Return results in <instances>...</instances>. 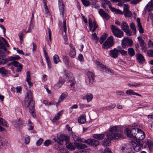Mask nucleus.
Instances as JSON below:
<instances>
[{
	"instance_id": "6ab92c4d",
	"label": "nucleus",
	"mask_w": 153,
	"mask_h": 153,
	"mask_svg": "<svg viewBox=\"0 0 153 153\" xmlns=\"http://www.w3.org/2000/svg\"><path fill=\"white\" fill-rule=\"evenodd\" d=\"M136 59L138 62L140 63L144 62L145 59L143 56L140 53H137L136 55Z\"/></svg>"
},
{
	"instance_id": "58836bf2",
	"label": "nucleus",
	"mask_w": 153,
	"mask_h": 153,
	"mask_svg": "<svg viewBox=\"0 0 153 153\" xmlns=\"http://www.w3.org/2000/svg\"><path fill=\"white\" fill-rule=\"evenodd\" d=\"M146 144V145H148L150 150L152 149L153 147V143L152 141L147 140L145 144Z\"/></svg>"
},
{
	"instance_id": "473e14b6",
	"label": "nucleus",
	"mask_w": 153,
	"mask_h": 153,
	"mask_svg": "<svg viewBox=\"0 0 153 153\" xmlns=\"http://www.w3.org/2000/svg\"><path fill=\"white\" fill-rule=\"evenodd\" d=\"M60 137L62 140V142L64 141H65L66 142H68L70 139V137L66 135L65 134L61 135Z\"/></svg>"
},
{
	"instance_id": "1a4fd4ad",
	"label": "nucleus",
	"mask_w": 153,
	"mask_h": 153,
	"mask_svg": "<svg viewBox=\"0 0 153 153\" xmlns=\"http://www.w3.org/2000/svg\"><path fill=\"white\" fill-rule=\"evenodd\" d=\"M121 43L122 47L123 48H126L128 46L131 47L133 45V41L128 38H125L122 40Z\"/></svg>"
},
{
	"instance_id": "f3484780",
	"label": "nucleus",
	"mask_w": 153,
	"mask_h": 153,
	"mask_svg": "<svg viewBox=\"0 0 153 153\" xmlns=\"http://www.w3.org/2000/svg\"><path fill=\"white\" fill-rule=\"evenodd\" d=\"M87 74L89 80V83L92 84L94 81V74L92 72L88 71Z\"/></svg>"
},
{
	"instance_id": "052dcab7",
	"label": "nucleus",
	"mask_w": 153,
	"mask_h": 153,
	"mask_svg": "<svg viewBox=\"0 0 153 153\" xmlns=\"http://www.w3.org/2000/svg\"><path fill=\"white\" fill-rule=\"evenodd\" d=\"M5 57L4 53L0 50V59Z\"/></svg>"
},
{
	"instance_id": "f257e3e1",
	"label": "nucleus",
	"mask_w": 153,
	"mask_h": 153,
	"mask_svg": "<svg viewBox=\"0 0 153 153\" xmlns=\"http://www.w3.org/2000/svg\"><path fill=\"white\" fill-rule=\"evenodd\" d=\"M117 131L116 126H114L109 128L108 131L107 133L106 137L102 142V144L103 146H108L111 140L113 139H117L123 137L122 134L116 133Z\"/></svg>"
},
{
	"instance_id": "4c0bfd02",
	"label": "nucleus",
	"mask_w": 153,
	"mask_h": 153,
	"mask_svg": "<svg viewBox=\"0 0 153 153\" xmlns=\"http://www.w3.org/2000/svg\"><path fill=\"white\" fill-rule=\"evenodd\" d=\"M53 59L54 62L55 64H57L60 61L59 56L57 54H55L53 56Z\"/></svg>"
},
{
	"instance_id": "39448f33",
	"label": "nucleus",
	"mask_w": 153,
	"mask_h": 153,
	"mask_svg": "<svg viewBox=\"0 0 153 153\" xmlns=\"http://www.w3.org/2000/svg\"><path fill=\"white\" fill-rule=\"evenodd\" d=\"M138 130L139 129L137 128H133L131 130L126 128L125 129V132L128 137L133 138L134 140L137 133L138 131Z\"/></svg>"
},
{
	"instance_id": "ea45409f",
	"label": "nucleus",
	"mask_w": 153,
	"mask_h": 153,
	"mask_svg": "<svg viewBox=\"0 0 153 153\" xmlns=\"http://www.w3.org/2000/svg\"><path fill=\"white\" fill-rule=\"evenodd\" d=\"M0 123L4 126L6 127H8L7 125V123L6 121L1 117H0Z\"/></svg>"
},
{
	"instance_id": "393cba45",
	"label": "nucleus",
	"mask_w": 153,
	"mask_h": 153,
	"mask_svg": "<svg viewBox=\"0 0 153 153\" xmlns=\"http://www.w3.org/2000/svg\"><path fill=\"white\" fill-rule=\"evenodd\" d=\"M63 60L67 67H69L71 65V63L69 61V59L68 57L66 56H63Z\"/></svg>"
},
{
	"instance_id": "6e6d98bb",
	"label": "nucleus",
	"mask_w": 153,
	"mask_h": 153,
	"mask_svg": "<svg viewBox=\"0 0 153 153\" xmlns=\"http://www.w3.org/2000/svg\"><path fill=\"white\" fill-rule=\"evenodd\" d=\"M76 55V52L75 50L71 51L70 53V56L71 57H74Z\"/></svg>"
},
{
	"instance_id": "ddd939ff",
	"label": "nucleus",
	"mask_w": 153,
	"mask_h": 153,
	"mask_svg": "<svg viewBox=\"0 0 153 153\" xmlns=\"http://www.w3.org/2000/svg\"><path fill=\"white\" fill-rule=\"evenodd\" d=\"M59 7L60 14L62 15V17L64 16V11L65 6L63 4L62 0H59Z\"/></svg>"
},
{
	"instance_id": "680f3d73",
	"label": "nucleus",
	"mask_w": 153,
	"mask_h": 153,
	"mask_svg": "<svg viewBox=\"0 0 153 153\" xmlns=\"http://www.w3.org/2000/svg\"><path fill=\"white\" fill-rule=\"evenodd\" d=\"M30 138L28 136L26 137L25 139V143L26 144H28L29 143Z\"/></svg>"
},
{
	"instance_id": "bb28decb",
	"label": "nucleus",
	"mask_w": 153,
	"mask_h": 153,
	"mask_svg": "<svg viewBox=\"0 0 153 153\" xmlns=\"http://www.w3.org/2000/svg\"><path fill=\"white\" fill-rule=\"evenodd\" d=\"M67 94L66 93H63L60 96L59 99L58 103H56V106H58L60 102L63 100H64L67 97Z\"/></svg>"
},
{
	"instance_id": "f704fd0d",
	"label": "nucleus",
	"mask_w": 153,
	"mask_h": 153,
	"mask_svg": "<svg viewBox=\"0 0 153 153\" xmlns=\"http://www.w3.org/2000/svg\"><path fill=\"white\" fill-rule=\"evenodd\" d=\"M27 107H28L29 111L31 114L32 115L33 117H35V115L34 113V105L33 104H32V105H29V106H27Z\"/></svg>"
},
{
	"instance_id": "774afa93",
	"label": "nucleus",
	"mask_w": 153,
	"mask_h": 153,
	"mask_svg": "<svg viewBox=\"0 0 153 153\" xmlns=\"http://www.w3.org/2000/svg\"><path fill=\"white\" fill-rule=\"evenodd\" d=\"M58 153H68L66 149H60Z\"/></svg>"
},
{
	"instance_id": "09e8293b",
	"label": "nucleus",
	"mask_w": 153,
	"mask_h": 153,
	"mask_svg": "<svg viewBox=\"0 0 153 153\" xmlns=\"http://www.w3.org/2000/svg\"><path fill=\"white\" fill-rule=\"evenodd\" d=\"M89 27L91 31L93 27L92 22L91 18H89L88 19Z\"/></svg>"
},
{
	"instance_id": "0e129e2a",
	"label": "nucleus",
	"mask_w": 153,
	"mask_h": 153,
	"mask_svg": "<svg viewBox=\"0 0 153 153\" xmlns=\"http://www.w3.org/2000/svg\"><path fill=\"white\" fill-rule=\"evenodd\" d=\"M33 45V49L32 51L33 52H34L36 51V49L37 47V45L34 42L32 43Z\"/></svg>"
},
{
	"instance_id": "c85d7f7f",
	"label": "nucleus",
	"mask_w": 153,
	"mask_h": 153,
	"mask_svg": "<svg viewBox=\"0 0 153 153\" xmlns=\"http://www.w3.org/2000/svg\"><path fill=\"white\" fill-rule=\"evenodd\" d=\"M62 112V111L59 112L53 119L52 120L53 122L55 123L56 120H58L60 116H61Z\"/></svg>"
},
{
	"instance_id": "7ed1b4c3",
	"label": "nucleus",
	"mask_w": 153,
	"mask_h": 153,
	"mask_svg": "<svg viewBox=\"0 0 153 153\" xmlns=\"http://www.w3.org/2000/svg\"><path fill=\"white\" fill-rule=\"evenodd\" d=\"M96 64L97 68L100 71L105 72L111 75L114 74V72L112 70L108 69L106 66L104 65L99 62L97 61L96 62Z\"/></svg>"
},
{
	"instance_id": "a18cd8bd",
	"label": "nucleus",
	"mask_w": 153,
	"mask_h": 153,
	"mask_svg": "<svg viewBox=\"0 0 153 153\" xmlns=\"http://www.w3.org/2000/svg\"><path fill=\"white\" fill-rule=\"evenodd\" d=\"M124 31L125 32L126 34L128 36H130L131 35L132 32L131 30H129V28L124 30Z\"/></svg>"
},
{
	"instance_id": "7c9ffc66",
	"label": "nucleus",
	"mask_w": 153,
	"mask_h": 153,
	"mask_svg": "<svg viewBox=\"0 0 153 153\" xmlns=\"http://www.w3.org/2000/svg\"><path fill=\"white\" fill-rule=\"evenodd\" d=\"M65 82V80L59 79V81L55 85V87L57 88H59L61 87L62 85L64 84Z\"/></svg>"
},
{
	"instance_id": "9d476101",
	"label": "nucleus",
	"mask_w": 153,
	"mask_h": 153,
	"mask_svg": "<svg viewBox=\"0 0 153 153\" xmlns=\"http://www.w3.org/2000/svg\"><path fill=\"white\" fill-rule=\"evenodd\" d=\"M123 14L125 17H129L131 16V12L129 10V6L127 4H125L123 8Z\"/></svg>"
},
{
	"instance_id": "4d7b16f0",
	"label": "nucleus",
	"mask_w": 153,
	"mask_h": 153,
	"mask_svg": "<svg viewBox=\"0 0 153 153\" xmlns=\"http://www.w3.org/2000/svg\"><path fill=\"white\" fill-rule=\"evenodd\" d=\"M134 149L135 151L138 152L140 151V148L138 145H137L134 147Z\"/></svg>"
},
{
	"instance_id": "4468645a",
	"label": "nucleus",
	"mask_w": 153,
	"mask_h": 153,
	"mask_svg": "<svg viewBox=\"0 0 153 153\" xmlns=\"http://www.w3.org/2000/svg\"><path fill=\"white\" fill-rule=\"evenodd\" d=\"M76 143L74 142V145L73 143L69 141L66 142L65 145L67 148L70 150H72L75 149L76 147L75 145Z\"/></svg>"
},
{
	"instance_id": "0eeeda50",
	"label": "nucleus",
	"mask_w": 153,
	"mask_h": 153,
	"mask_svg": "<svg viewBox=\"0 0 153 153\" xmlns=\"http://www.w3.org/2000/svg\"><path fill=\"white\" fill-rule=\"evenodd\" d=\"M113 45V36H111L107 39L106 41L102 44V47L104 49H108L111 47H112Z\"/></svg>"
},
{
	"instance_id": "3c124183",
	"label": "nucleus",
	"mask_w": 153,
	"mask_h": 153,
	"mask_svg": "<svg viewBox=\"0 0 153 153\" xmlns=\"http://www.w3.org/2000/svg\"><path fill=\"white\" fill-rule=\"evenodd\" d=\"M137 28L139 30V32L140 33H142L144 32L143 29L141 25H137Z\"/></svg>"
},
{
	"instance_id": "603ef678",
	"label": "nucleus",
	"mask_w": 153,
	"mask_h": 153,
	"mask_svg": "<svg viewBox=\"0 0 153 153\" xmlns=\"http://www.w3.org/2000/svg\"><path fill=\"white\" fill-rule=\"evenodd\" d=\"M13 65L15 67H18L20 66V65H22L16 61H13Z\"/></svg>"
},
{
	"instance_id": "e2e57ef3",
	"label": "nucleus",
	"mask_w": 153,
	"mask_h": 153,
	"mask_svg": "<svg viewBox=\"0 0 153 153\" xmlns=\"http://www.w3.org/2000/svg\"><path fill=\"white\" fill-rule=\"evenodd\" d=\"M133 83V85H132L133 87H140L141 85V84L140 83Z\"/></svg>"
},
{
	"instance_id": "a19ab883",
	"label": "nucleus",
	"mask_w": 153,
	"mask_h": 153,
	"mask_svg": "<svg viewBox=\"0 0 153 153\" xmlns=\"http://www.w3.org/2000/svg\"><path fill=\"white\" fill-rule=\"evenodd\" d=\"M54 141L58 143V144L59 145H62L63 143L62 141V140L61 139L60 137H58L57 138H53V139Z\"/></svg>"
},
{
	"instance_id": "2f4dec72",
	"label": "nucleus",
	"mask_w": 153,
	"mask_h": 153,
	"mask_svg": "<svg viewBox=\"0 0 153 153\" xmlns=\"http://www.w3.org/2000/svg\"><path fill=\"white\" fill-rule=\"evenodd\" d=\"M105 137L104 134H95L93 135L94 138L98 140H102Z\"/></svg>"
},
{
	"instance_id": "72a5a7b5",
	"label": "nucleus",
	"mask_w": 153,
	"mask_h": 153,
	"mask_svg": "<svg viewBox=\"0 0 153 153\" xmlns=\"http://www.w3.org/2000/svg\"><path fill=\"white\" fill-rule=\"evenodd\" d=\"M86 121L85 116V115H81L78 119V122L81 124H83Z\"/></svg>"
},
{
	"instance_id": "49530a36",
	"label": "nucleus",
	"mask_w": 153,
	"mask_h": 153,
	"mask_svg": "<svg viewBox=\"0 0 153 153\" xmlns=\"http://www.w3.org/2000/svg\"><path fill=\"white\" fill-rule=\"evenodd\" d=\"M31 77L30 76V71H28L26 73V81L30 80Z\"/></svg>"
},
{
	"instance_id": "c9c22d12",
	"label": "nucleus",
	"mask_w": 153,
	"mask_h": 153,
	"mask_svg": "<svg viewBox=\"0 0 153 153\" xmlns=\"http://www.w3.org/2000/svg\"><path fill=\"white\" fill-rule=\"evenodd\" d=\"M128 52L131 56H133L135 55L134 50L132 48H130L128 49Z\"/></svg>"
},
{
	"instance_id": "20e7f679",
	"label": "nucleus",
	"mask_w": 153,
	"mask_h": 153,
	"mask_svg": "<svg viewBox=\"0 0 153 153\" xmlns=\"http://www.w3.org/2000/svg\"><path fill=\"white\" fill-rule=\"evenodd\" d=\"M34 101L33 100L31 92L30 91H28L25 97V105L26 107H27L32 105V104L34 105Z\"/></svg>"
},
{
	"instance_id": "f03ea898",
	"label": "nucleus",
	"mask_w": 153,
	"mask_h": 153,
	"mask_svg": "<svg viewBox=\"0 0 153 153\" xmlns=\"http://www.w3.org/2000/svg\"><path fill=\"white\" fill-rule=\"evenodd\" d=\"M72 137L75 141L87 143L89 145L94 147H96L99 144V142L98 140L93 139L84 140L83 138H82L78 136L73 134L72 135Z\"/></svg>"
},
{
	"instance_id": "9b49d317",
	"label": "nucleus",
	"mask_w": 153,
	"mask_h": 153,
	"mask_svg": "<svg viewBox=\"0 0 153 153\" xmlns=\"http://www.w3.org/2000/svg\"><path fill=\"white\" fill-rule=\"evenodd\" d=\"M145 134L142 130L139 129L138 131L137 132L136 137L134 140H142L145 138Z\"/></svg>"
},
{
	"instance_id": "bf43d9fd",
	"label": "nucleus",
	"mask_w": 153,
	"mask_h": 153,
	"mask_svg": "<svg viewBox=\"0 0 153 153\" xmlns=\"http://www.w3.org/2000/svg\"><path fill=\"white\" fill-rule=\"evenodd\" d=\"M142 0H133L131 2V3L132 4H136L141 1Z\"/></svg>"
},
{
	"instance_id": "6e6552de",
	"label": "nucleus",
	"mask_w": 153,
	"mask_h": 153,
	"mask_svg": "<svg viewBox=\"0 0 153 153\" xmlns=\"http://www.w3.org/2000/svg\"><path fill=\"white\" fill-rule=\"evenodd\" d=\"M5 46L7 47L9 46L6 40L4 38L0 37V49H3L4 51H6L8 53H9V51H7Z\"/></svg>"
},
{
	"instance_id": "b1692460",
	"label": "nucleus",
	"mask_w": 153,
	"mask_h": 153,
	"mask_svg": "<svg viewBox=\"0 0 153 153\" xmlns=\"http://www.w3.org/2000/svg\"><path fill=\"white\" fill-rule=\"evenodd\" d=\"M115 107V104H113L111 105L105 106L102 108L100 109V111H104L105 110H110L111 109L114 108Z\"/></svg>"
},
{
	"instance_id": "a878e982",
	"label": "nucleus",
	"mask_w": 153,
	"mask_h": 153,
	"mask_svg": "<svg viewBox=\"0 0 153 153\" xmlns=\"http://www.w3.org/2000/svg\"><path fill=\"white\" fill-rule=\"evenodd\" d=\"M75 145L76 148L78 149H81L86 148L87 147V146L84 144H82L81 143H76Z\"/></svg>"
},
{
	"instance_id": "c03bdc74",
	"label": "nucleus",
	"mask_w": 153,
	"mask_h": 153,
	"mask_svg": "<svg viewBox=\"0 0 153 153\" xmlns=\"http://www.w3.org/2000/svg\"><path fill=\"white\" fill-rule=\"evenodd\" d=\"M51 144V141L49 140H46L44 142V145L46 146H48Z\"/></svg>"
},
{
	"instance_id": "f8f14e48",
	"label": "nucleus",
	"mask_w": 153,
	"mask_h": 153,
	"mask_svg": "<svg viewBox=\"0 0 153 153\" xmlns=\"http://www.w3.org/2000/svg\"><path fill=\"white\" fill-rule=\"evenodd\" d=\"M119 53L117 48H114L113 49L110 51L109 55L110 56L114 59L116 58L118 56Z\"/></svg>"
},
{
	"instance_id": "de8ad7c7",
	"label": "nucleus",
	"mask_w": 153,
	"mask_h": 153,
	"mask_svg": "<svg viewBox=\"0 0 153 153\" xmlns=\"http://www.w3.org/2000/svg\"><path fill=\"white\" fill-rule=\"evenodd\" d=\"M82 4L83 5H84L85 6H89L90 4V2L86 0H83L82 1Z\"/></svg>"
},
{
	"instance_id": "338daca9",
	"label": "nucleus",
	"mask_w": 153,
	"mask_h": 153,
	"mask_svg": "<svg viewBox=\"0 0 153 153\" xmlns=\"http://www.w3.org/2000/svg\"><path fill=\"white\" fill-rule=\"evenodd\" d=\"M7 61V60L6 59H4L3 58L1 59V61H0V64H5L6 63Z\"/></svg>"
},
{
	"instance_id": "69168bd1",
	"label": "nucleus",
	"mask_w": 153,
	"mask_h": 153,
	"mask_svg": "<svg viewBox=\"0 0 153 153\" xmlns=\"http://www.w3.org/2000/svg\"><path fill=\"white\" fill-rule=\"evenodd\" d=\"M103 153H111L110 149L107 148H106L104 151Z\"/></svg>"
},
{
	"instance_id": "a211bd4d",
	"label": "nucleus",
	"mask_w": 153,
	"mask_h": 153,
	"mask_svg": "<svg viewBox=\"0 0 153 153\" xmlns=\"http://www.w3.org/2000/svg\"><path fill=\"white\" fill-rule=\"evenodd\" d=\"M145 8L146 10L149 12L153 10V0H152L147 4Z\"/></svg>"
},
{
	"instance_id": "4be33fe9",
	"label": "nucleus",
	"mask_w": 153,
	"mask_h": 153,
	"mask_svg": "<svg viewBox=\"0 0 153 153\" xmlns=\"http://www.w3.org/2000/svg\"><path fill=\"white\" fill-rule=\"evenodd\" d=\"M65 76L68 81L72 82L74 80V77L72 73L69 72L66 74Z\"/></svg>"
},
{
	"instance_id": "5fc2aeb1",
	"label": "nucleus",
	"mask_w": 153,
	"mask_h": 153,
	"mask_svg": "<svg viewBox=\"0 0 153 153\" xmlns=\"http://www.w3.org/2000/svg\"><path fill=\"white\" fill-rule=\"evenodd\" d=\"M122 56H126L127 55V52L124 50H122L119 52Z\"/></svg>"
},
{
	"instance_id": "8fccbe9b",
	"label": "nucleus",
	"mask_w": 153,
	"mask_h": 153,
	"mask_svg": "<svg viewBox=\"0 0 153 153\" xmlns=\"http://www.w3.org/2000/svg\"><path fill=\"white\" fill-rule=\"evenodd\" d=\"M116 93L117 95H121L123 96H125V93L124 92L120 90L117 91L116 92Z\"/></svg>"
},
{
	"instance_id": "79ce46f5",
	"label": "nucleus",
	"mask_w": 153,
	"mask_h": 153,
	"mask_svg": "<svg viewBox=\"0 0 153 153\" xmlns=\"http://www.w3.org/2000/svg\"><path fill=\"white\" fill-rule=\"evenodd\" d=\"M0 73L2 75H6L7 74V71L4 67H2L0 68Z\"/></svg>"
},
{
	"instance_id": "e433bc0d",
	"label": "nucleus",
	"mask_w": 153,
	"mask_h": 153,
	"mask_svg": "<svg viewBox=\"0 0 153 153\" xmlns=\"http://www.w3.org/2000/svg\"><path fill=\"white\" fill-rule=\"evenodd\" d=\"M107 37V35L106 33H104L101 36L99 42L100 44H102Z\"/></svg>"
},
{
	"instance_id": "37998d69",
	"label": "nucleus",
	"mask_w": 153,
	"mask_h": 153,
	"mask_svg": "<svg viewBox=\"0 0 153 153\" xmlns=\"http://www.w3.org/2000/svg\"><path fill=\"white\" fill-rule=\"evenodd\" d=\"M130 27L132 30V31L134 34H136V29L134 24L133 23H132L130 24Z\"/></svg>"
},
{
	"instance_id": "423d86ee",
	"label": "nucleus",
	"mask_w": 153,
	"mask_h": 153,
	"mask_svg": "<svg viewBox=\"0 0 153 153\" xmlns=\"http://www.w3.org/2000/svg\"><path fill=\"white\" fill-rule=\"evenodd\" d=\"M111 31L115 36L121 38L123 36L124 33L123 31L116 26L112 25L111 26Z\"/></svg>"
},
{
	"instance_id": "dca6fc26",
	"label": "nucleus",
	"mask_w": 153,
	"mask_h": 153,
	"mask_svg": "<svg viewBox=\"0 0 153 153\" xmlns=\"http://www.w3.org/2000/svg\"><path fill=\"white\" fill-rule=\"evenodd\" d=\"M98 13L101 16L104 18L106 19L107 20L109 19V17L108 14L102 9H100L98 11Z\"/></svg>"
},
{
	"instance_id": "2eb2a0df",
	"label": "nucleus",
	"mask_w": 153,
	"mask_h": 153,
	"mask_svg": "<svg viewBox=\"0 0 153 153\" xmlns=\"http://www.w3.org/2000/svg\"><path fill=\"white\" fill-rule=\"evenodd\" d=\"M8 144L7 141L2 137L0 136V148L2 149L4 146L7 145Z\"/></svg>"
},
{
	"instance_id": "412c9836",
	"label": "nucleus",
	"mask_w": 153,
	"mask_h": 153,
	"mask_svg": "<svg viewBox=\"0 0 153 153\" xmlns=\"http://www.w3.org/2000/svg\"><path fill=\"white\" fill-rule=\"evenodd\" d=\"M93 98V96L92 94L90 93H88L84 96L83 97L82 99L83 100L86 99L87 101L89 102L92 100Z\"/></svg>"
},
{
	"instance_id": "5701e85b",
	"label": "nucleus",
	"mask_w": 153,
	"mask_h": 153,
	"mask_svg": "<svg viewBox=\"0 0 153 153\" xmlns=\"http://www.w3.org/2000/svg\"><path fill=\"white\" fill-rule=\"evenodd\" d=\"M109 8L112 12H115L116 14H123V12L121 10L116 9L114 7H112L111 5H109Z\"/></svg>"
},
{
	"instance_id": "13d9d810",
	"label": "nucleus",
	"mask_w": 153,
	"mask_h": 153,
	"mask_svg": "<svg viewBox=\"0 0 153 153\" xmlns=\"http://www.w3.org/2000/svg\"><path fill=\"white\" fill-rule=\"evenodd\" d=\"M148 55L150 57H153V50L148 51L147 52Z\"/></svg>"
},
{
	"instance_id": "864d4df0",
	"label": "nucleus",
	"mask_w": 153,
	"mask_h": 153,
	"mask_svg": "<svg viewBox=\"0 0 153 153\" xmlns=\"http://www.w3.org/2000/svg\"><path fill=\"white\" fill-rule=\"evenodd\" d=\"M43 140L42 138L39 139L36 143V144L37 146H40L42 143Z\"/></svg>"
},
{
	"instance_id": "aec40b11",
	"label": "nucleus",
	"mask_w": 153,
	"mask_h": 153,
	"mask_svg": "<svg viewBox=\"0 0 153 153\" xmlns=\"http://www.w3.org/2000/svg\"><path fill=\"white\" fill-rule=\"evenodd\" d=\"M24 123L20 119H19L18 121L13 122L14 125L16 128L22 127Z\"/></svg>"
},
{
	"instance_id": "cd10ccee",
	"label": "nucleus",
	"mask_w": 153,
	"mask_h": 153,
	"mask_svg": "<svg viewBox=\"0 0 153 153\" xmlns=\"http://www.w3.org/2000/svg\"><path fill=\"white\" fill-rule=\"evenodd\" d=\"M126 94L128 95H136L137 96H141V94L135 92L133 90L131 89L127 90L126 91Z\"/></svg>"
},
{
	"instance_id": "c756f323",
	"label": "nucleus",
	"mask_w": 153,
	"mask_h": 153,
	"mask_svg": "<svg viewBox=\"0 0 153 153\" xmlns=\"http://www.w3.org/2000/svg\"><path fill=\"white\" fill-rule=\"evenodd\" d=\"M121 29L123 31L129 28V26L127 23L125 21H123L121 25Z\"/></svg>"
}]
</instances>
